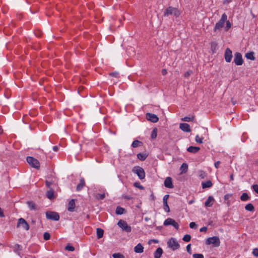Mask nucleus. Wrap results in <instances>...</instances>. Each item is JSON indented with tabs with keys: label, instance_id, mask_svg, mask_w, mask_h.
Here are the masks:
<instances>
[{
	"label": "nucleus",
	"instance_id": "nucleus-38",
	"mask_svg": "<svg viewBox=\"0 0 258 258\" xmlns=\"http://www.w3.org/2000/svg\"><path fill=\"white\" fill-rule=\"evenodd\" d=\"M141 143V142H140L138 140H135L133 142L132 146L134 148H136L138 146H139V144Z\"/></svg>",
	"mask_w": 258,
	"mask_h": 258
},
{
	"label": "nucleus",
	"instance_id": "nucleus-46",
	"mask_svg": "<svg viewBox=\"0 0 258 258\" xmlns=\"http://www.w3.org/2000/svg\"><path fill=\"white\" fill-rule=\"evenodd\" d=\"M252 254L255 256H258V248H255L253 249V251H252Z\"/></svg>",
	"mask_w": 258,
	"mask_h": 258
},
{
	"label": "nucleus",
	"instance_id": "nucleus-59",
	"mask_svg": "<svg viewBox=\"0 0 258 258\" xmlns=\"http://www.w3.org/2000/svg\"><path fill=\"white\" fill-rule=\"evenodd\" d=\"M53 150L55 152H57L58 150V147L57 146H53Z\"/></svg>",
	"mask_w": 258,
	"mask_h": 258
},
{
	"label": "nucleus",
	"instance_id": "nucleus-3",
	"mask_svg": "<svg viewBox=\"0 0 258 258\" xmlns=\"http://www.w3.org/2000/svg\"><path fill=\"white\" fill-rule=\"evenodd\" d=\"M227 19V16L226 14L224 13L220 19V20L216 24L214 31L216 32L218 30L221 29L224 26V23Z\"/></svg>",
	"mask_w": 258,
	"mask_h": 258
},
{
	"label": "nucleus",
	"instance_id": "nucleus-53",
	"mask_svg": "<svg viewBox=\"0 0 258 258\" xmlns=\"http://www.w3.org/2000/svg\"><path fill=\"white\" fill-rule=\"evenodd\" d=\"M207 230V227H203L200 229V232H206Z\"/></svg>",
	"mask_w": 258,
	"mask_h": 258
},
{
	"label": "nucleus",
	"instance_id": "nucleus-28",
	"mask_svg": "<svg viewBox=\"0 0 258 258\" xmlns=\"http://www.w3.org/2000/svg\"><path fill=\"white\" fill-rule=\"evenodd\" d=\"M137 157L140 160L144 161L146 159L147 156L145 154L139 153L137 155Z\"/></svg>",
	"mask_w": 258,
	"mask_h": 258
},
{
	"label": "nucleus",
	"instance_id": "nucleus-41",
	"mask_svg": "<svg viewBox=\"0 0 258 258\" xmlns=\"http://www.w3.org/2000/svg\"><path fill=\"white\" fill-rule=\"evenodd\" d=\"M193 258H204L202 254L195 253L193 254Z\"/></svg>",
	"mask_w": 258,
	"mask_h": 258
},
{
	"label": "nucleus",
	"instance_id": "nucleus-18",
	"mask_svg": "<svg viewBox=\"0 0 258 258\" xmlns=\"http://www.w3.org/2000/svg\"><path fill=\"white\" fill-rule=\"evenodd\" d=\"M163 253V250L161 247H158L155 251L154 256L155 258H160Z\"/></svg>",
	"mask_w": 258,
	"mask_h": 258
},
{
	"label": "nucleus",
	"instance_id": "nucleus-47",
	"mask_svg": "<svg viewBox=\"0 0 258 258\" xmlns=\"http://www.w3.org/2000/svg\"><path fill=\"white\" fill-rule=\"evenodd\" d=\"M191 73H192L191 71H188L185 73L184 76L185 78H188L190 76V75H191Z\"/></svg>",
	"mask_w": 258,
	"mask_h": 258
},
{
	"label": "nucleus",
	"instance_id": "nucleus-16",
	"mask_svg": "<svg viewBox=\"0 0 258 258\" xmlns=\"http://www.w3.org/2000/svg\"><path fill=\"white\" fill-rule=\"evenodd\" d=\"M76 207L75 200L74 199L71 200L69 204L68 210L70 212H73L74 211V209Z\"/></svg>",
	"mask_w": 258,
	"mask_h": 258
},
{
	"label": "nucleus",
	"instance_id": "nucleus-17",
	"mask_svg": "<svg viewBox=\"0 0 258 258\" xmlns=\"http://www.w3.org/2000/svg\"><path fill=\"white\" fill-rule=\"evenodd\" d=\"M214 199L212 196H209L207 200L205 203V206L206 207H211L213 204Z\"/></svg>",
	"mask_w": 258,
	"mask_h": 258
},
{
	"label": "nucleus",
	"instance_id": "nucleus-58",
	"mask_svg": "<svg viewBox=\"0 0 258 258\" xmlns=\"http://www.w3.org/2000/svg\"><path fill=\"white\" fill-rule=\"evenodd\" d=\"M122 198L126 200H130L131 198L130 196H122Z\"/></svg>",
	"mask_w": 258,
	"mask_h": 258
},
{
	"label": "nucleus",
	"instance_id": "nucleus-36",
	"mask_svg": "<svg viewBox=\"0 0 258 258\" xmlns=\"http://www.w3.org/2000/svg\"><path fill=\"white\" fill-rule=\"evenodd\" d=\"M190 239H191V236L190 235H188V234H186L185 235L183 238H182V240L184 241H185V242H188L190 240Z\"/></svg>",
	"mask_w": 258,
	"mask_h": 258
},
{
	"label": "nucleus",
	"instance_id": "nucleus-52",
	"mask_svg": "<svg viewBox=\"0 0 258 258\" xmlns=\"http://www.w3.org/2000/svg\"><path fill=\"white\" fill-rule=\"evenodd\" d=\"M199 176L201 177V178H204L205 177V173L203 171H201Z\"/></svg>",
	"mask_w": 258,
	"mask_h": 258
},
{
	"label": "nucleus",
	"instance_id": "nucleus-13",
	"mask_svg": "<svg viewBox=\"0 0 258 258\" xmlns=\"http://www.w3.org/2000/svg\"><path fill=\"white\" fill-rule=\"evenodd\" d=\"M232 51L229 48H227L225 52V60L228 62H230L232 58Z\"/></svg>",
	"mask_w": 258,
	"mask_h": 258
},
{
	"label": "nucleus",
	"instance_id": "nucleus-39",
	"mask_svg": "<svg viewBox=\"0 0 258 258\" xmlns=\"http://www.w3.org/2000/svg\"><path fill=\"white\" fill-rule=\"evenodd\" d=\"M203 138L200 137L199 135H197L196 137V141L200 144L203 143Z\"/></svg>",
	"mask_w": 258,
	"mask_h": 258
},
{
	"label": "nucleus",
	"instance_id": "nucleus-20",
	"mask_svg": "<svg viewBox=\"0 0 258 258\" xmlns=\"http://www.w3.org/2000/svg\"><path fill=\"white\" fill-rule=\"evenodd\" d=\"M200 150V148L198 147H194V146H190L189 147L187 150L188 152L191 153H197Z\"/></svg>",
	"mask_w": 258,
	"mask_h": 258
},
{
	"label": "nucleus",
	"instance_id": "nucleus-14",
	"mask_svg": "<svg viewBox=\"0 0 258 258\" xmlns=\"http://www.w3.org/2000/svg\"><path fill=\"white\" fill-rule=\"evenodd\" d=\"M179 128L182 131L185 132H190L191 131L189 125L186 123H180L179 124Z\"/></svg>",
	"mask_w": 258,
	"mask_h": 258
},
{
	"label": "nucleus",
	"instance_id": "nucleus-60",
	"mask_svg": "<svg viewBox=\"0 0 258 258\" xmlns=\"http://www.w3.org/2000/svg\"><path fill=\"white\" fill-rule=\"evenodd\" d=\"M0 217H4V214L3 213V210H2V209L1 208H0Z\"/></svg>",
	"mask_w": 258,
	"mask_h": 258
},
{
	"label": "nucleus",
	"instance_id": "nucleus-4",
	"mask_svg": "<svg viewBox=\"0 0 258 258\" xmlns=\"http://www.w3.org/2000/svg\"><path fill=\"white\" fill-rule=\"evenodd\" d=\"M167 245L172 250H175L180 247L179 244L174 238H171L169 239L167 241Z\"/></svg>",
	"mask_w": 258,
	"mask_h": 258
},
{
	"label": "nucleus",
	"instance_id": "nucleus-56",
	"mask_svg": "<svg viewBox=\"0 0 258 258\" xmlns=\"http://www.w3.org/2000/svg\"><path fill=\"white\" fill-rule=\"evenodd\" d=\"M51 182H49L48 181H46V185L50 189L51 188H50V185H51Z\"/></svg>",
	"mask_w": 258,
	"mask_h": 258
},
{
	"label": "nucleus",
	"instance_id": "nucleus-15",
	"mask_svg": "<svg viewBox=\"0 0 258 258\" xmlns=\"http://www.w3.org/2000/svg\"><path fill=\"white\" fill-rule=\"evenodd\" d=\"M164 185L168 188H173V185L172 183V178L170 177H167L164 181Z\"/></svg>",
	"mask_w": 258,
	"mask_h": 258
},
{
	"label": "nucleus",
	"instance_id": "nucleus-43",
	"mask_svg": "<svg viewBox=\"0 0 258 258\" xmlns=\"http://www.w3.org/2000/svg\"><path fill=\"white\" fill-rule=\"evenodd\" d=\"M226 26L225 28V30L227 31V30H228L229 29H230L231 28V24L229 21L226 20Z\"/></svg>",
	"mask_w": 258,
	"mask_h": 258
},
{
	"label": "nucleus",
	"instance_id": "nucleus-27",
	"mask_svg": "<svg viewBox=\"0 0 258 258\" xmlns=\"http://www.w3.org/2000/svg\"><path fill=\"white\" fill-rule=\"evenodd\" d=\"M124 212V209L121 207H117L116 209L115 213L117 215L122 214Z\"/></svg>",
	"mask_w": 258,
	"mask_h": 258
},
{
	"label": "nucleus",
	"instance_id": "nucleus-64",
	"mask_svg": "<svg viewBox=\"0 0 258 258\" xmlns=\"http://www.w3.org/2000/svg\"><path fill=\"white\" fill-rule=\"evenodd\" d=\"M83 89V88H82L81 87H80L78 89V91H80L81 90H82Z\"/></svg>",
	"mask_w": 258,
	"mask_h": 258
},
{
	"label": "nucleus",
	"instance_id": "nucleus-6",
	"mask_svg": "<svg viewBox=\"0 0 258 258\" xmlns=\"http://www.w3.org/2000/svg\"><path fill=\"white\" fill-rule=\"evenodd\" d=\"M27 162L33 168L39 169L40 167L39 162L32 157H27Z\"/></svg>",
	"mask_w": 258,
	"mask_h": 258
},
{
	"label": "nucleus",
	"instance_id": "nucleus-12",
	"mask_svg": "<svg viewBox=\"0 0 258 258\" xmlns=\"http://www.w3.org/2000/svg\"><path fill=\"white\" fill-rule=\"evenodd\" d=\"M146 118L148 120L154 123L157 122L159 120V118L156 115L150 113L146 114Z\"/></svg>",
	"mask_w": 258,
	"mask_h": 258
},
{
	"label": "nucleus",
	"instance_id": "nucleus-42",
	"mask_svg": "<svg viewBox=\"0 0 258 258\" xmlns=\"http://www.w3.org/2000/svg\"><path fill=\"white\" fill-rule=\"evenodd\" d=\"M164 204V210L167 212H169L170 211V208H169V207L167 203H166V204Z\"/></svg>",
	"mask_w": 258,
	"mask_h": 258
},
{
	"label": "nucleus",
	"instance_id": "nucleus-7",
	"mask_svg": "<svg viewBox=\"0 0 258 258\" xmlns=\"http://www.w3.org/2000/svg\"><path fill=\"white\" fill-rule=\"evenodd\" d=\"M118 226L120 227L123 230L127 232H130L132 230V228L131 226H128L127 223L122 220H120L117 223Z\"/></svg>",
	"mask_w": 258,
	"mask_h": 258
},
{
	"label": "nucleus",
	"instance_id": "nucleus-44",
	"mask_svg": "<svg viewBox=\"0 0 258 258\" xmlns=\"http://www.w3.org/2000/svg\"><path fill=\"white\" fill-rule=\"evenodd\" d=\"M189 227L190 228L196 229L197 227V224L194 222H191L189 224Z\"/></svg>",
	"mask_w": 258,
	"mask_h": 258
},
{
	"label": "nucleus",
	"instance_id": "nucleus-45",
	"mask_svg": "<svg viewBox=\"0 0 258 258\" xmlns=\"http://www.w3.org/2000/svg\"><path fill=\"white\" fill-rule=\"evenodd\" d=\"M134 186L141 189H143L144 188L143 186L142 185H141L139 182H135Z\"/></svg>",
	"mask_w": 258,
	"mask_h": 258
},
{
	"label": "nucleus",
	"instance_id": "nucleus-23",
	"mask_svg": "<svg viewBox=\"0 0 258 258\" xmlns=\"http://www.w3.org/2000/svg\"><path fill=\"white\" fill-rule=\"evenodd\" d=\"M96 234L97 238L100 239L103 236L104 230L101 228H98L96 229Z\"/></svg>",
	"mask_w": 258,
	"mask_h": 258
},
{
	"label": "nucleus",
	"instance_id": "nucleus-11",
	"mask_svg": "<svg viewBox=\"0 0 258 258\" xmlns=\"http://www.w3.org/2000/svg\"><path fill=\"white\" fill-rule=\"evenodd\" d=\"M234 61L237 66L242 64L243 60L241 54L239 52H236L234 54Z\"/></svg>",
	"mask_w": 258,
	"mask_h": 258
},
{
	"label": "nucleus",
	"instance_id": "nucleus-34",
	"mask_svg": "<svg viewBox=\"0 0 258 258\" xmlns=\"http://www.w3.org/2000/svg\"><path fill=\"white\" fill-rule=\"evenodd\" d=\"M210 44H211V50H212V51L213 52H214L215 50L216 49L217 44L215 42H212Z\"/></svg>",
	"mask_w": 258,
	"mask_h": 258
},
{
	"label": "nucleus",
	"instance_id": "nucleus-2",
	"mask_svg": "<svg viewBox=\"0 0 258 258\" xmlns=\"http://www.w3.org/2000/svg\"><path fill=\"white\" fill-rule=\"evenodd\" d=\"M206 244H212L214 247H218L220 244V240L218 237L213 236L207 238L205 242Z\"/></svg>",
	"mask_w": 258,
	"mask_h": 258
},
{
	"label": "nucleus",
	"instance_id": "nucleus-24",
	"mask_svg": "<svg viewBox=\"0 0 258 258\" xmlns=\"http://www.w3.org/2000/svg\"><path fill=\"white\" fill-rule=\"evenodd\" d=\"M202 187L203 188L210 187L212 185V183L210 180L202 182Z\"/></svg>",
	"mask_w": 258,
	"mask_h": 258
},
{
	"label": "nucleus",
	"instance_id": "nucleus-5",
	"mask_svg": "<svg viewBox=\"0 0 258 258\" xmlns=\"http://www.w3.org/2000/svg\"><path fill=\"white\" fill-rule=\"evenodd\" d=\"M133 172L136 174L140 179H143L145 177V172L144 169L140 166H135L133 169Z\"/></svg>",
	"mask_w": 258,
	"mask_h": 258
},
{
	"label": "nucleus",
	"instance_id": "nucleus-40",
	"mask_svg": "<svg viewBox=\"0 0 258 258\" xmlns=\"http://www.w3.org/2000/svg\"><path fill=\"white\" fill-rule=\"evenodd\" d=\"M50 237V235L49 233H48L47 232H45L43 234V238L46 240L49 239Z\"/></svg>",
	"mask_w": 258,
	"mask_h": 258
},
{
	"label": "nucleus",
	"instance_id": "nucleus-19",
	"mask_svg": "<svg viewBox=\"0 0 258 258\" xmlns=\"http://www.w3.org/2000/svg\"><path fill=\"white\" fill-rule=\"evenodd\" d=\"M134 251L136 253H142L144 251V247L141 243H139L134 247Z\"/></svg>",
	"mask_w": 258,
	"mask_h": 258
},
{
	"label": "nucleus",
	"instance_id": "nucleus-55",
	"mask_svg": "<svg viewBox=\"0 0 258 258\" xmlns=\"http://www.w3.org/2000/svg\"><path fill=\"white\" fill-rule=\"evenodd\" d=\"M220 164V161H217L215 163V167L216 168H218L219 167V165Z\"/></svg>",
	"mask_w": 258,
	"mask_h": 258
},
{
	"label": "nucleus",
	"instance_id": "nucleus-25",
	"mask_svg": "<svg viewBox=\"0 0 258 258\" xmlns=\"http://www.w3.org/2000/svg\"><path fill=\"white\" fill-rule=\"evenodd\" d=\"M245 57L249 59L254 60L255 57L254 56V53L253 52H248L246 53Z\"/></svg>",
	"mask_w": 258,
	"mask_h": 258
},
{
	"label": "nucleus",
	"instance_id": "nucleus-8",
	"mask_svg": "<svg viewBox=\"0 0 258 258\" xmlns=\"http://www.w3.org/2000/svg\"><path fill=\"white\" fill-rule=\"evenodd\" d=\"M164 225L165 226L172 225L176 229H178L179 228L178 223L171 218H168L166 219L164 222Z\"/></svg>",
	"mask_w": 258,
	"mask_h": 258
},
{
	"label": "nucleus",
	"instance_id": "nucleus-9",
	"mask_svg": "<svg viewBox=\"0 0 258 258\" xmlns=\"http://www.w3.org/2000/svg\"><path fill=\"white\" fill-rule=\"evenodd\" d=\"M46 217L47 219L54 221H58L59 219L58 214L54 212H47Z\"/></svg>",
	"mask_w": 258,
	"mask_h": 258
},
{
	"label": "nucleus",
	"instance_id": "nucleus-29",
	"mask_svg": "<svg viewBox=\"0 0 258 258\" xmlns=\"http://www.w3.org/2000/svg\"><path fill=\"white\" fill-rule=\"evenodd\" d=\"M245 209L248 211H253L254 210L253 206L251 204H248L245 207Z\"/></svg>",
	"mask_w": 258,
	"mask_h": 258
},
{
	"label": "nucleus",
	"instance_id": "nucleus-48",
	"mask_svg": "<svg viewBox=\"0 0 258 258\" xmlns=\"http://www.w3.org/2000/svg\"><path fill=\"white\" fill-rule=\"evenodd\" d=\"M186 250H187V251L191 254V244H189L187 245L186 246Z\"/></svg>",
	"mask_w": 258,
	"mask_h": 258
},
{
	"label": "nucleus",
	"instance_id": "nucleus-51",
	"mask_svg": "<svg viewBox=\"0 0 258 258\" xmlns=\"http://www.w3.org/2000/svg\"><path fill=\"white\" fill-rule=\"evenodd\" d=\"M109 76L114 77H117L118 73L116 72H113L109 74Z\"/></svg>",
	"mask_w": 258,
	"mask_h": 258
},
{
	"label": "nucleus",
	"instance_id": "nucleus-54",
	"mask_svg": "<svg viewBox=\"0 0 258 258\" xmlns=\"http://www.w3.org/2000/svg\"><path fill=\"white\" fill-rule=\"evenodd\" d=\"M66 249L69 250H70V251H74L75 248L74 247L71 246H67L66 247Z\"/></svg>",
	"mask_w": 258,
	"mask_h": 258
},
{
	"label": "nucleus",
	"instance_id": "nucleus-31",
	"mask_svg": "<svg viewBox=\"0 0 258 258\" xmlns=\"http://www.w3.org/2000/svg\"><path fill=\"white\" fill-rule=\"evenodd\" d=\"M96 199L98 200H103L105 197V194L104 193L103 194H96L95 196Z\"/></svg>",
	"mask_w": 258,
	"mask_h": 258
},
{
	"label": "nucleus",
	"instance_id": "nucleus-32",
	"mask_svg": "<svg viewBox=\"0 0 258 258\" xmlns=\"http://www.w3.org/2000/svg\"><path fill=\"white\" fill-rule=\"evenodd\" d=\"M188 166L186 163H183L180 167V170L182 172L185 173L187 171Z\"/></svg>",
	"mask_w": 258,
	"mask_h": 258
},
{
	"label": "nucleus",
	"instance_id": "nucleus-57",
	"mask_svg": "<svg viewBox=\"0 0 258 258\" xmlns=\"http://www.w3.org/2000/svg\"><path fill=\"white\" fill-rule=\"evenodd\" d=\"M167 70H165V69H163V70H162V74L163 75H166L167 74Z\"/></svg>",
	"mask_w": 258,
	"mask_h": 258
},
{
	"label": "nucleus",
	"instance_id": "nucleus-62",
	"mask_svg": "<svg viewBox=\"0 0 258 258\" xmlns=\"http://www.w3.org/2000/svg\"><path fill=\"white\" fill-rule=\"evenodd\" d=\"M230 179H231V180H233V179H234V176H233V174H231L230 175Z\"/></svg>",
	"mask_w": 258,
	"mask_h": 258
},
{
	"label": "nucleus",
	"instance_id": "nucleus-61",
	"mask_svg": "<svg viewBox=\"0 0 258 258\" xmlns=\"http://www.w3.org/2000/svg\"><path fill=\"white\" fill-rule=\"evenodd\" d=\"M229 196H230V195H228V194L225 195V196H224V199H225V200H227L229 199Z\"/></svg>",
	"mask_w": 258,
	"mask_h": 258
},
{
	"label": "nucleus",
	"instance_id": "nucleus-50",
	"mask_svg": "<svg viewBox=\"0 0 258 258\" xmlns=\"http://www.w3.org/2000/svg\"><path fill=\"white\" fill-rule=\"evenodd\" d=\"M169 195H165L164 198H163V204H166V203H167V200L169 198Z\"/></svg>",
	"mask_w": 258,
	"mask_h": 258
},
{
	"label": "nucleus",
	"instance_id": "nucleus-63",
	"mask_svg": "<svg viewBox=\"0 0 258 258\" xmlns=\"http://www.w3.org/2000/svg\"><path fill=\"white\" fill-rule=\"evenodd\" d=\"M3 130L2 128V127L0 126V134H2L3 133Z\"/></svg>",
	"mask_w": 258,
	"mask_h": 258
},
{
	"label": "nucleus",
	"instance_id": "nucleus-22",
	"mask_svg": "<svg viewBox=\"0 0 258 258\" xmlns=\"http://www.w3.org/2000/svg\"><path fill=\"white\" fill-rule=\"evenodd\" d=\"M85 184V180L84 178H82L80 180V183L77 186L76 189L77 191L81 190Z\"/></svg>",
	"mask_w": 258,
	"mask_h": 258
},
{
	"label": "nucleus",
	"instance_id": "nucleus-33",
	"mask_svg": "<svg viewBox=\"0 0 258 258\" xmlns=\"http://www.w3.org/2000/svg\"><path fill=\"white\" fill-rule=\"evenodd\" d=\"M157 129L156 128H155L152 132L151 138H152V139H154L157 137Z\"/></svg>",
	"mask_w": 258,
	"mask_h": 258
},
{
	"label": "nucleus",
	"instance_id": "nucleus-1",
	"mask_svg": "<svg viewBox=\"0 0 258 258\" xmlns=\"http://www.w3.org/2000/svg\"><path fill=\"white\" fill-rule=\"evenodd\" d=\"M181 14V12L177 8L169 7L167 8L164 13L165 17H168L169 15H173L175 17H178Z\"/></svg>",
	"mask_w": 258,
	"mask_h": 258
},
{
	"label": "nucleus",
	"instance_id": "nucleus-26",
	"mask_svg": "<svg viewBox=\"0 0 258 258\" xmlns=\"http://www.w3.org/2000/svg\"><path fill=\"white\" fill-rule=\"evenodd\" d=\"M27 204L29 206V208L31 210H35L36 209V207L35 204L32 202H28Z\"/></svg>",
	"mask_w": 258,
	"mask_h": 258
},
{
	"label": "nucleus",
	"instance_id": "nucleus-49",
	"mask_svg": "<svg viewBox=\"0 0 258 258\" xmlns=\"http://www.w3.org/2000/svg\"><path fill=\"white\" fill-rule=\"evenodd\" d=\"M252 187L253 189L255 191V192L258 194V185L254 184L252 185Z\"/></svg>",
	"mask_w": 258,
	"mask_h": 258
},
{
	"label": "nucleus",
	"instance_id": "nucleus-21",
	"mask_svg": "<svg viewBox=\"0 0 258 258\" xmlns=\"http://www.w3.org/2000/svg\"><path fill=\"white\" fill-rule=\"evenodd\" d=\"M46 197L49 200L54 198V190L52 188H50L46 193Z\"/></svg>",
	"mask_w": 258,
	"mask_h": 258
},
{
	"label": "nucleus",
	"instance_id": "nucleus-10",
	"mask_svg": "<svg viewBox=\"0 0 258 258\" xmlns=\"http://www.w3.org/2000/svg\"><path fill=\"white\" fill-rule=\"evenodd\" d=\"M22 227L23 229L28 230L29 229V225L27 221L23 218H21L18 220L17 223V227Z\"/></svg>",
	"mask_w": 258,
	"mask_h": 258
},
{
	"label": "nucleus",
	"instance_id": "nucleus-30",
	"mask_svg": "<svg viewBox=\"0 0 258 258\" xmlns=\"http://www.w3.org/2000/svg\"><path fill=\"white\" fill-rule=\"evenodd\" d=\"M249 199V196L246 193H243L240 197V200L242 201H245Z\"/></svg>",
	"mask_w": 258,
	"mask_h": 258
},
{
	"label": "nucleus",
	"instance_id": "nucleus-37",
	"mask_svg": "<svg viewBox=\"0 0 258 258\" xmlns=\"http://www.w3.org/2000/svg\"><path fill=\"white\" fill-rule=\"evenodd\" d=\"M112 257L113 258H124V256L123 254H120L119 253H114L112 254Z\"/></svg>",
	"mask_w": 258,
	"mask_h": 258
},
{
	"label": "nucleus",
	"instance_id": "nucleus-35",
	"mask_svg": "<svg viewBox=\"0 0 258 258\" xmlns=\"http://www.w3.org/2000/svg\"><path fill=\"white\" fill-rule=\"evenodd\" d=\"M194 119V116L192 117H184V118H182L181 120L184 121H192Z\"/></svg>",
	"mask_w": 258,
	"mask_h": 258
}]
</instances>
